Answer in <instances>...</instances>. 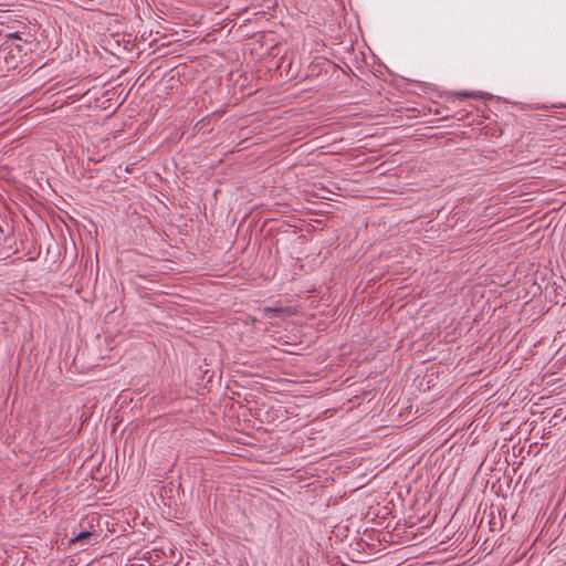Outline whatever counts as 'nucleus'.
<instances>
[{"instance_id": "f257e3e1", "label": "nucleus", "mask_w": 566, "mask_h": 566, "mask_svg": "<svg viewBox=\"0 0 566 566\" xmlns=\"http://www.w3.org/2000/svg\"><path fill=\"white\" fill-rule=\"evenodd\" d=\"M4 50H8V54H10V60L8 56H4L6 61H7V64H8V67H15L17 64H18V56H15V54L13 53L14 51H17L18 53L20 52V49L18 45H15L14 48H12L11 45H7L4 48Z\"/></svg>"}, {"instance_id": "f03ea898", "label": "nucleus", "mask_w": 566, "mask_h": 566, "mask_svg": "<svg viewBox=\"0 0 566 566\" xmlns=\"http://www.w3.org/2000/svg\"><path fill=\"white\" fill-rule=\"evenodd\" d=\"M93 534L88 531H83L78 533L75 537L71 539V544H85V542L92 536Z\"/></svg>"}]
</instances>
